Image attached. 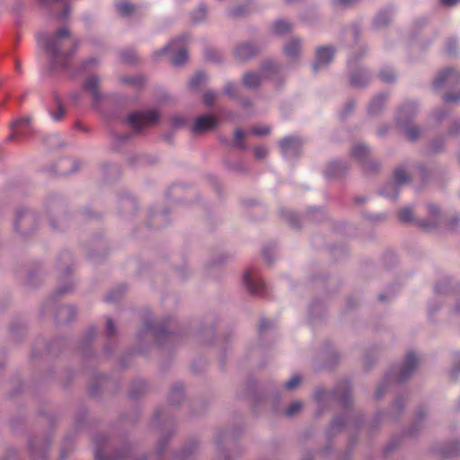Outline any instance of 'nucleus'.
<instances>
[{
  "mask_svg": "<svg viewBox=\"0 0 460 460\" xmlns=\"http://www.w3.org/2000/svg\"><path fill=\"white\" fill-rule=\"evenodd\" d=\"M38 45L50 58L52 69H64L77 50V43L70 39V32L66 28L59 29L53 36L39 34Z\"/></svg>",
  "mask_w": 460,
  "mask_h": 460,
  "instance_id": "obj_1",
  "label": "nucleus"
},
{
  "mask_svg": "<svg viewBox=\"0 0 460 460\" xmlns=\"http://www.w3.org/2000/svg\"><path fill=\"white\" fill-rule=\"evenodd\" d=\"M185 40L184 37H181L171 41L168 45L163 48L161 50L155 53V58L164 54H170V62L173 66L182 65L188 58L186 49L181 46V42Z\"/></svg>",
  "mask_w": 460,
  "mask_h": 460,
  "instance_id": "obj_2",
  "label": "nucleus"
},
{
  "mask_svg": "<svg viewBox=\"0 0 460 460\" xmlns=\"http://www.w3.org/2000/svg\"><path fill=\"white\" fill-rule=\"evenodd\" d=\"M159 119L156 110H149L143 112H134L128 118V123L136 130L154 125Z\"/></svg>",
  "mask_w": 460,
  "mask_h": 460,
  "instance_id": "obj_3",
  "label": "nucleus"
},
{
  "mask_svg": "<svg viewBox=\"0 0 460 460\" xmlns=\"http://www.w3.org/2000/svg\"><path fill=\"white\" fill-rule=\"evenodd\" d=\"M274 71H276L275 65L267 63L262 66L260 73H246L243 77V83L248 88H256L264 78L270 77V72Z\"/></svg>",
  "mask_w": 460,
  "mask_h": 460,
  "instance_id": "obj_4",
  "label": "nucleus"
},
{
  "mask_svg": "<svg viewBox=\"0 0 460 460\" xmlns=\"http://www.w3.org/2000/svg\"><path fill=\"white\" fill-rule=\"evenodd\" d=\"M335 49L329 46L320 47L316 50L315 62L313 65L314 72L332 62Z\"/></svg>",
  "mask_w": 460,
  "mask_h": 460,
  "instance_id": "obj_5",
  "label": "nucleus"
},
{
  "mask_svg": "<svg viewBox=\"0 0 460 460\" xmlns=\"http://www.w3.org/2000/svg\"><path fill=\"white\" fill-rule=\"evenodd\" d=\"M419 362L420 360L418 357L413 352H409L406 355L405 361L402 365L400 374L395 376L394 379L398 382L406 380L413 373L419 365Z\"/></svg>",
  "mask_w": 460,
  "mask_h": 460,
  "instance_id": "obj_6",
  "label": "nucleus"
},
{
  "mask_svg": "<svg viewBox=\"0 0 460 460\" xmlns=\"http://www.w3.org/2000/svg\"><path fill=\"white\" fill-rule=\"evenodd\" d=\"M279 146L285 156H296L302 147V142L298 137H288L280 141Z\"/></svg>",
  "mask_w": 460,
  "mask_h": 460,
  "instance_id": "obj_7",
  "label": "nucleus"
},
{
  "mask_svg": "<svg viewBox=\"0 0 460 460\" xmlns=\"http://www.w3.org/2000/svg\"><path fill=\"white\" fill-rule=\"evenodd\" d=\"M243 281L248 290L254 295H262L265 288L264 282L257 278L252 270H247L243 275Z\"/></svg>",
  "mask_w": 460,
  "mask_h": 460,
  "instance_id": "obj_8",
  "label": "nucleus"
},
{
  "mask_svg": "<svg viewBox=\"0 0 460 460\" xmlns=\"http://www.w3.org/2000/svg\"><path fill=\"white\" fill-rule=\"evenodd\" d=\"M217 123V119L211 115H202L197 118L195 123L192 126V131L199 134L212 129Z\"/></svg>",
  "mask_w": 460,
  "mask_h": 460,
  "instance_id": "obj_9",
  "label": "nucleus"
},
{
  "mask_svg": "<svg viewBox=\"0 0 460 460\" xmlns=\"http://www.w3.org/2000/svg\"><path fill=\"white\" fill-rule=\"evenodd\" d=\"M460 79V73L453 68H447L442 71L434 80L433 86L438 89L446 83H454Z\"/></svg>",
  "mask_w": 460,
  "mask_h": 460,
  "instance_id": "obj_10",
  "label": "nucleus"
},
{
  "mask_svg": "<svg viewBox=\"0 0 460 460\" xmlns=\"http://www.w3.org/2000/svg\"><path fill=\"white\" fill-rule=\"evenodd\" d=\"M257 52V49L248 43H243L239 46L234 50V58L239 61H245L252 57H253Z\"/></svg>",
  "mask_w": 460,
  "mask_h": 460,
  "instance_id": "obj_11",
  "label": "nucleus"
},
{
  "mask_svg": "<svg viewBox=\"0 0 460 460\" xmlns=\"http://www.w3.org/2000/svg\"><path fill=\"white\" fill-rule=\"evenodd\" d=\"M98 86L99 79L96 76L88 77L84 84V89L92 94L94 105H97V102L102 98V95L98 90Z\"/></svg>",
  "mask_w": 460,
  "mask_h": 460,
  "instance_id": "obj_12",
  "label": "nucleus"
},
{
  "mask_svg": "<svg viewBox=\"0 0 460 460\" xmlns=\"http://www.w3.org/2000/svg\"><path fill=\"white\" fill-rule=\"evenodd\" d=\"M30 123H31L30 118H22L20 119L13 121L11 124L12 133L9 136V137L13 138L15 136L26 134L27 130L29 128Z\"/></svg>",
  "mask_w": 460,
  "mask_h": 460,
  "instance_id": "obj_13",
  "label": "nucleus"
},
{
  "mask_svg": "<svg viewBox=\"0 0 460 460\" xmlns=\"http://www.w3.org/2000/svg\"><path fill=\"white\" fill-rule=\"evenodd\" d=\"M300 49V42L297 40H292L285 46L284 51L288 57L294 58L298 55Z\"/></svg>",
  "mask_w": 460,
  "mask_h": 460,
  "instance_id": "obj_14",
  "label": "nucleus"
},
{
  "mask_svg": "<svg viewBox=\"0 0 460 460\" xmlns=\"http://www.w3.org/2000/svg\"><path fill=\"white\" fill-rule=\"evenodd\" d=\"M367 155H368V149L367 148V146H365L361 144L356 145L352 149L353 157H355L356 159H358L360 162H364V160H365V158H367Z\"/></svg>",
  "mask_w": 460,
  "mask_h": 460,
  "instance_id": "obj_15",
  "label": "nucleus"
},
{
  "mask_svg": "<svg viewBox=\"0 0 460 460\" xmlns=\"http://www.w3.org/2000/svg\"><path fill=\"white\" fill-rule=\"evenodd\" d=\"M116 9L121 16H128L135 12L136 6L129 3H119Z\"/></svg>",
  "mask_w": 460,
  "mask_h": 460,
  "instance_id": "obj_16",
  "label": "nucleus"
},
{
  "mask_svg": "<svg viewBox=\"0 0 460 460\" xmlns=\"http://www.w3.org/2000/svg\"><path fill=\"white\" fill-rule=\"evenodd\" d=\"M385 101H386V96L385 94L377 95L371 101V102L369 104V111L371 112L378 111L383 107Z\"/></svg>",
  "mask_w": 460,
  "mask_h": 460,
  "instance_id": "obj_17",
  "label": "nucleus"
},
{
  "mask_svg": "<svg viewBox=\"0 0 460 460\" xmlns=\"http://www.w3.org/2000/svg\"><path fill=\"white\" fill-rule=\"evenodd\" d=\"M290 24L285 21L279 20L277 21L273 26V31L275 33L282 35L290 31Z\"/></svg>",
  "mask_w": 460,
  "mask_h": 460,
  "instance_id": "obj_18",
  "label": "nucleus"
},
{
  "mask_svg": "<svg viewBox=\"0 0 460 460\" xmlns=\"http://www.w3.org/2000/svg\"><path fill=\"white\" fill-rule=\"evenodd\" d=\"M390 21H391L390 13L382 12V13H378V15L376 16V18L375 20V25L376 27H381V26L388 24L390 22Z\"/></svg>",
  "mask_w": 460,
  "mask_h": 460,
  "instance_id": "obj_19",
  "label": "nucleus"
},
{
  "mask_svg": "<svg viewBox=\"0 0 460 460\" xmlns=\"http://www.w3.org/2000/svg\"><path fill=\"white\" fill-rule=\"evenodd\" d=\"M394 181L397 184H402V183L407 182L410 180L407 172L402 168L396 169L394 171Z\"/></svg>",
  "mask_w": 460,
  "mask_h": 460,
  "instance_id": "obj_20",
  "label": "nucleus"
},
{
  "mask_svg": "<svg viewBox=\"0 0 460 460\" xmlns=\"http://www.w3.org/2000/svg\"><path fill=\"white\" fill-rule=\"evenodd\" d=\"M398 217L402 222H410L413 218L412 209L409 207L402 208L398 213Z\"/></svg>",
  "mask_w": 460,
  "mask_h": 460,
  "instance_id": "obj_21",
  "label": "nucleus"
},
{
  "mask_svg": "<svg viewBox=\"0 0 460 460\" xmlns=\"http://www.w3.org/2000/svg\"><path fill=\"white\" fill-rule=\"evenodd\" d=\"M380 79L384 82L390 83L395 79L394 73L388 67H385L380 71Z\"/></svg>",
  "mask_w": 460,
  "mask_h": 460,
  "instance_id": "obj_22",
  "label": "nucleus"
},
{
  "mask_svg": "<svg viewBox=\"0 0 460 460\" xmlns=\"http://www.w3.org/2000/svg\"><path fill=\"white\" fill-rule=\"evenodd\" d=\"M367 82V76L365 73L355 75L350 78V84L354 86H362Z\"/></svg>",
  "mask_w": 460,
  "mask_h": 460,
  "instance_id": "obj_23",
  "label": "nucleus"
},
{
  "mask_svg": "<svg viewBox=\"0 0 460 460\" xmlns=\"http://www.w3.org/2000/svg\"><path fill=\"white\" fill-rule=\"evenodd\" d=\"M205 80L206 75L202 72H199L192 77L190 84L192 88H197L199 84L205 82Z\"/></svg>",
  "mask_w": 460,
  "mask_h": 460,
  "instance_id": "obj_24",
  "label": "nucleus"
},
{
  "mask_svg": "<svg viewBox=\"0 0 460 460\" xmlns=\"http://www.w3.org/2000/svg\"><path fill=\"white\" fill-rule=\"evenodd\" d=\"M302 408V403L300 402H292L285 411V414L287 416H293L297 413Z\"/></svg>",
  "mask_w": 460,
  "mask_h": 460,
  "instance_id": "obj_25",
  "label": "nucleus"
},
{
  "mask_svg": "<svg viewBox=\"0 0 460 460\" xmlns=\"http://www.w3.org/2000/svg\"><path fill=\"white\" fill-rule=\"evenodd\" d=\"M405 135L410 140L413 141L419 137L420 129L412 126L407 127L405 128Z\"/></svg>",
  "mask_w": 460,
  "mask_h": 460,
  "instance_id": "obj_26",
  "label": "nucleus"
},
{
  "mask_svg": "<svg viewBox=\"0 0 460 460\" xmlns=\"http://www.w3.org/2000/svg\"><path fill=\"white\" fill-rule=\"evenodd\" d=\"M252 133L256 136H264L270 133V128L268 126H256L251 129Z\"/></svg>",
  "mask_w": 460,
  "mask_h": 460,
  "instance_id": "obj_27",
  "label": "nucleus"
},
{
  "mask_svg": "<svg viewBox=\"0 0 460 460\" xmlns=\"http://www.w3.org/2000/svg\"><path fill=\"white\" fill-rule=\"evenodd\" d=\"M245 137V134L243 130L241 129H236L234 131V139H235V145L236 146L240 147V148H245L243 143V140Z\"/></svg>",
  "mask_w": 460,
  "mask_h": 460,
  "instance_id": "obj_28",
  "label": "nucleus"
},
{
  "mask_svg": "<svg viewBox=\"0 0 460 460\" xmlns=\"http://www.w3.org/2000/svg\"><path fill=\"white\" fill-rule=\"evenodd\" d=\"M300 381L301 379L298 376H293L288 382H286L284 386L287 390H292L300 384Z\"/></svg>",
  "mask_w": 460,
  "mask_h": 460,
  "instance_id": "obj_29",
  "label": "nucleus"
},
{
  "mask_svg": "<svg viewBox=\"0 0 460 460\" xmlns=\"http://www.w3.org/2000/svg\"><path fill=\"white\" fill-rule=\"evenodd\" d=\"M216 99H217L216 93L211 92V91L205 93V94L203 96V102L206 106H211L214 103Z\"/></svg>",
  "mask_w": 460,
  "mask_h": 460,
  "instance_id": "obj_30",
  "label": "nucleus"
},
{
  "mask_svg": "<svg viewBox=\"0 0 460 460\" xmlns=\"http://www.w3.org/2000/svg\"><path fill=\"white\" fill-rule=\"evenodd\" d=\"M64 113H65V109L62 106L61 102L58 101V111L56 112H52L51 117L54 120L58 121L63 118Z\"/></svg>",
  "mask_w": 460,
  "mask_h": 460,
  "instance_id": "obj_31",
  "label": "nucleus"
},
{
  "mask_svg": "<svg viewBox=\"0 0 460 460\" xmlns=\"http://www.w3.org/2000/svg\"><path fill=\"white\" fill-rule=\"evenodd\" d=\"M206 9L204 7H200L197 12L192 14V21L194 22H199L202 21L206 17Z\"/></svg>",
  "mask_w": 460,
  "mask_h": 460,
  "instance_id": "obj_32",
  "label": "nucleus"
},
{
  "mask_svg": "<svg viewBox=\"0 0 460 460\" xmlns=\"http://www.w3.org/2000/svg\"><path fill=\"white\" fill-rule=\"evenodd\" d=\"M268 154V150L265 146H256L254 148V155L256 159H263Z\"/></svg>",
  "mask_w": 460,
  "mask_h": 460,
  "instance_id": "obj_33",
  "label": "nucleus"
},
{
  "mask_svg": "<svg viewBox=\"0 0 460 460\" xmlns=\"http://www.w3.org/2000/svg\"><path fill=\"white\" fill-rule=\"evenodd\" d=\"M236 86L233 84H227L225 88V93L231 98H234L236 96Z\"/></svg>",
  "mask_w": 460,
  "mask_h": 460,
  "instance_id": "obj_34",
  "label": "nucleus"
},
{
  "mask_svg": "<svg viewBox=\"0 0 460 460\" xmlns=\"http://www.w3.org/2000/svg\"><path fill=\"white\" fill-rule=\"evenodd\" d=\"M443 100L445 102H457L460 101V93L458 94H446L444 97H443Z\"/></svg>",
  "mask_w": 460,
  "mask_h": 460,
  "instance_id": "obj_35",
  "label": "nucleus"
},
{
  "mask_svg": "<svg viewBox=\"0 0 460 460\" xmlns=\"http://www.w3.org/2000/svg\"><path fill=\"white\" fill-rule=\"evenodd\" d=\"M106 327H107L108 333L110 335H113L115 333V327H114V324H113L111 319L107 320Z\"/></svg>",
  "mask_w": 460,
  "mask_h": 460,
  "instance_id": "obj_36",
  "label": "nucleus"
},
{
  "mask_svg": "<svg viewBox=\"0 0 460 460\" xmlns=\"http://www.w3.org/2000/svg\"><path fill=\"white\" fill-rule=\"evenodd\" d=\"M339 166H340L339 163H332V164H330L329 166H328V169H327V175L328 176H335L337 173L332 172V170L336 168V167H339Z\"/></svg>",
  "mask_w": 460,
  "mask_h": 460,
  "instance_id": "obj_37",
  "label": "nucleus"
},
{
  "mask_svg": "<svg viewBox=\"0 0 460 460\" xmlns=\"http://www.w3.org/2000/svg\"><path fill=\"white\" fill-rule=\"evenodd\" d=\"M245 13H246V10H244V9H243L241 7L235 8V9H234L231 12V15L234 16V17L241 16V15H243Z\"/></svg>",
  "mask_w": 460,
  "mask_h": 460,
  "instance_id": "obj_38",
  "label": "nucleus"
},
{
  "mask_svg": "<svg viewBox=\"0 0 460 460\" xmlns=\"http://www.w3.org/2000/svg\"><path fill=\"white\" fill-rule=\"evenodd\" d=\"M121 58L122 59L125 61V62H128V63H133L135 60H136V58H135V55L132 54L130 57H128L126 55V53H123L121 55Z\"/></svg>",
  "mask_w": 460,
  "mask_h": 460,
  "instance_id": "obj_39",
  "label": "nucleus"
},
{
  "mask_svg": "<svg viewBox=\"0 0 460 460\" xmlns=\"http://www.w3.org/2000/svg\"><path fill=\"white\" fill-rule=\"evenodd\" d=\"M355 1L356 0H334V4H349Z\"/></svg>",
  "mask_w": 460,
  "mask_h": 460,
  "instance_id": "obj_40",
  "label": "nucleus"
},
{
  "mask_svg": "<svg viewBox=\"0 0 460 460\" xmlns=\"http://www.w3.org/2000/svg\"><path fill=\"white\" fill-rule=\"evenodd\" d=\"M459 0H441L442 4L445 5H453L456 4Z\"/></svg>",
  "mask_w": 460,
  "mask_h": 460,
  "instance_id": "obj_41",
  "label": "nucleus"
},
{
  "mask_svg": "<svg viewBox=\"0 0 460 460\" xmlns=\"http://www.w3.org/2000/svg\"><path fill=\"white\" fill-rule=\"evenodd\" d=\"M269 324V321L268 320H262L260 323V330L262 331L264 330Z\"/></svg>",
  "mask_w": 460,
  "mask_h": 460,
  "instance_id": "obj_42",
  "label": "nucleus"
},
{
  "mask_svg": "<svg viewBox=\"0 0 460 460\" xmlns=\"http://www.w3.org/2000/svg\"><path fill=\"white\" fill-rule=\"evenodd\" d=\"M114 299H115V298L113 297L112 293H110V294H109V295H107V296H106V301H108V302H111V301H113Z\"/></svg>",
  "mask_w": 460,
  "mask_h": 460,
  "instance_id": "obj_43",
  "label": "nucleus"
},
{
  "mask_svg": "<svg viewBox=\"0 0 460 460\" xmlns=\"http://www.w3.org/2000/svg\"><path fill=\"white\" fill-rule=\"evenodd\" d=\"M382 394H383V392H381L380 387H378L376 392V397L380 398L382 396Z\"/></svg>",
  "mask_w": 460,
  "mask_h": 460,
  "instance_id": "obj_44",
  "label": "nucleus"
},
{
  "mask_svg": "<svg viewBox=\"0 0 460 460\" xmlns=\"http://www.w3.org/2000/svg\"><path fill=\"white\" fill-rule=\"evenodd\" d=\"M68 13H69V9H68V8H66V9L65 10L64 13L62 14V18H63V19H66V18L67 17V15H68Z\"/></svg>",
  "mask_w": 460,
  "mask_h": 460,
  "instance_id": "obj_45",
  "label": "nucleus"
},
{
  "mask_svg": "<svg viewBox=\"0 0 460 460\" xmlns=\"http://www.w3.org/2000/svg\"><path fill=\"white\" fill-rule=\"evenodd\" d=\"M429 210L431 213H435L437 211V208L435 206H430Z\"/></svg>",
  "mask_w": 460,
  "mask_h": 460,
  "instance_id": "obj_46",
  "label": "nucleus"
},
{
  "mask_svg": "<svg viewBox=\"0 0 460 460\" xmlns=\"http://www.w3.org/2000/svg\"><path fill=\"white\" fill-rule=\"evenodd\" d=\"M378 299H379L380 301H384V300L385 299V296L384 295H380V296H378Z\"/></svg>",
  "mask_w": 460,
  "mask_h": 460,
  "instance_id": "obj_47",
  "label": "nucleus"
},
{
  "mask_svg": "<svg viewBox=\"0 0 460 460\" xmlns=\"http://www.w3.org/2000/svg\"><path fill=\"white\" fill-rule=\"evenodd\" d=\"M70 310H71V308H70V307H68V306H65V307H63V308L61 309V311H70Z\"/></svg>",
  "mask_w": 460,
  "mask_h": 460,
  "instance_id": "obj_48",
  "label": "nucleus"
},
{
  "mask_svg": "<svg viewBox=\"0 0 460 460\" xmlns=\"http://www.w3.org/2000/svg\"><path fill=\"white\" fill-rule=\"evenodd\" d=\"M93 61H94L93 59H90V60L87 61V63H92Z\"/></svg>",
  "mask_w": 460,
  "mask_h": 460,
  "instance_id": "obj_49",
  "label": "nucleus"
}]
</instances>
